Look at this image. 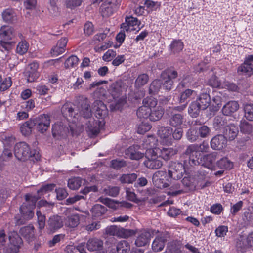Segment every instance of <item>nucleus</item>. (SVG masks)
Wrapping results in <instances>:
<instances>
[{"instance_id":"nucleus-1","label":"nucleus","mask_w":253,"mask_h":253,"mask_svg":"<svg viewBox=\"0 0 253 253\" xmlns=\"http://www.w3.org/2000/svg\"><path fill=\"white\" fill-rule=\"evenodd\" d=\"M109 93L112 100L110 102V109L111 111L121 109L126 103V97L121 95L122 88L119 83H113L110 86Z\"/></svg>"},{"instance_id":"nucleus-2","label":"nucleus","mask_w":253,"mask_h":253,"mask_svg":"<svg viewBox=\"0 0 253 253\" xmlns=\"http://www.w3.org/2000/svg\"><path fill=\"white\" fill-rule=\"evenodd\" d=\"M14 155L16 158L20 161H25L30 158H33L38 160L40 156L35 150L31 151L29 146L24 142L17 143L14 149Z\"/></svg>"},{"instance_id":"nucleus-3","label":"nucleus","mask_w":253,"mask_h":253,"mask_svg":"<svg viewBox=\"0 0 253 253\" xmlns=\"http://www.w3.org/2000/svg\"><path fill=\"white\" fill-rule=\"evenodd\" d=\"M39 198L30 194L25 195L26 202L23 203L20 208V212L25 218L30 219L33 217L34 215L33 210Z\"/></svg>"},{"instance_id":"nucleus-4","label":"nucleus","mask_w":253,"mask_h":253,"mask_svg":"<svg viewBox=\"0 0 253 253\" xmlns=\"http://www.w3.org/2000/svg\"><path fill=\"white\" fill-rule=\"evenodd\" d=\"M189 169L187 161H184V164L179 162H172L169 167L168 174L169 177L173 179H179L182 178L183 174Z\"/></svg>"},{"instance_id":"nucleus-5","label":"nucleus","mask_w":253,"mask_h":253,"mask_svg":"<svg viewBox=\"0 0 253 253\" xmlns=\"http://www.w3.org/2000/svg\"><path fill=\"white\" fill-rule=\"evenodd\" d=\"M159 156L155 154L153 150H149L146 153V158L147 160L144 162L145 166L150 169H158L162 165V162L158 159Z\"/></svg>"},{"instance_id":"nucleus-6","label":"nucleus","mask_w":253,"mask_h":253,"mask_svg":"<svg viewBox=\"0 0 253 253\" xmlns=\"http://www.w3.org/2000/svg\"><path fill=\"white\" fill-rule=\"evenodd\" d=\"M76 102H77L79 107L80 113L84 118H89L92 116V112L89 108V102L87 98L83 95H80L76 97Z\"/></svg>"},{"instance_id":"nucleus-7","label":"nucleus","mask_w":253,"mask_h":253,"mask_svg":"<svg viewBox=\"0 0 253 253\" xmlns=\"http://www.w3.org/2000/svg\"><path fill=\"white\" fill-rule=\"evenodd\" d=\"M105 232L107 235L120 236L125 238H128L135 234L134 231L132 230L119 228L115 225L106 227Z\"/></svg>"},{"instance_id":"nucleus-8","label":"nucleus","mask_w":253,"mask_h":253,"mask_svg":"<svg viewBox=\"0 0 253 253\" xmlns=\"http://www.w3.org/2000/svg\"><path fill=\"white\" fill-rule=\"evenodd\" d=\"M38 68L39 64L36 61L28 65L24 72L25 76L27 78L28 82H34L38 79L40 76L38 72Z\"/></svg>"},{"instance_id":"nucleus-9","label":"nucleus","mask_w":253,"mask_h":253,"mask_svg":"<svg viewBox=\"0 0 253 253\" xmlns=\"http://www.w3.org/2000/svg\"><path fill=\"white\" fill-rule=\"evenodd\" d=\"M140 22L136 18L132 16L126 17L125 18V23L121 25V28L125 31H138L140 29Z\"/></svg>"},{"instance_id":"nucleus-10","label":"nucleus","mask_w":253,"mask_h":253,"mask_svg":"<svg viewBox=\"0 0 253 253\" xmlns=\"http://www.w3.org/2000/svg\"><path fill=\"white\" fill-rule=\"evenodd\" d=\"M219 158V154L217 152H212L210 154L204 155L201 161H202V166L211 170H216L215 161Z\"/></svg>"},{"instance_id":"nucleus-11","label":"nucleus","mask_w":253,"mask_h":253,"mask_svg":"<svg viewBox=\"0 0 253 253\" xmlns=\"http://www.w3.org/2000/svg\"><path fill=\"white\" fill-rule=\"evenodd\" d=\"M153 150L159 157L165 161L170 160L172 156L177 153L176 150L171 147H156Z\"/></svg>"},{"instance_id":"nucleus-12","label":"nucleus","mask_w":253,"mask_h":253,"mask_svg":"<svg viewBox=\"0 0 253 253\" xmlns=\"http://www.w3.org/2000/svg\"><path fill=\"white\" fill-rule=\"evenodd\" d=\"M10 245L5 253H17L23 244L22 238L17 234L9 236Z\"/></svg>"},{"instance_id":"nucleus-13","label":"nucleus","mask_w":253,"mask_h":253,"mask_svg":"<svg viewBox=\"0 0 253 253\" xmlns=\"http://www.w3.org/2000/svg\"><path fill=\"white\" fill-rule=\"evenodd\" d=\"M92 109L95 116L98 119L104 118L108 113L106 106L100 100H96L93 102Z\"/></svg>"},{"instance_id":"nucleus-14","label":"nucleus","mask_w":253,"mask_h":253,"mask_svg":"<svg viewBox=\"0 0 253 253\" xmlns=\"http://www.w3.org/2000/svg\"><path fill=\"white\" fill-rule=\"evenodd\" d=\"M36 124H37V128L39 131L43 133L46 131L50 123V117L48 115L42 114L39 116L37 120L35 121Z\"/></svg>"},{"instance_id":"nucleus-15","label":"nucleus","mask_w":253,"mask_h":253,"mask_svg":"<svg viewBox=\"0 0 253 253\" xmlns=\"http://www.w3.org/2000/svg\"><path fill=\"white\" fill-rule=\"evenodd\" d=\"M173 129L169 126H161L159 128L157 134L166 144H171V134Z\"/></svg>"},{"instance_id":"nucleus-16","label":"nucleus","mask_w":253,"mask_h":253,"mask_svg":"<svg viewBox=\"0 0 253 253\" xmlns=\"http://www.w3.org/2000/svg\"><path fill=\"white\" fill-rule=\"evenodd\" d=\"M63 226V220L61 216L54 215L49 218L47 222V228L54 233Z\"/></svg>"},{"instance_id":"nucleus-17","label":"nucleus","mask_w":253,"mask_h":253,"mask_svg":"<svg viewBox=\"0 0 253 253\" xmlns=\"http://www.w3.org/2000/svg\"><path fill=\"white\" fill-rule=\"evenodd\" d=\"M140 146L136 145L130 146L125 150V155L132 160H138L144 157V152L139 151Z\"/></svg>"},{"instance_id":"nucleus-18","label":"nucleus","mask_w":253,"mask_h":253,"mask_svg":"<svg viewBox=\"0 0 253 253\" xmlns=\"http://www.w3.org/2000/svg\"><path fill=\"white\" fill-rule=\"evenodd\" d=\"M186 122V119L183 114L176 113L173 112L169 116L168 124L171 126L176 127L181 126Z\"/></svg>"},{"instance_id":"nucleus-19","label":"nucleus","mask_w":253,"mask_h":253,"mask_svg":"<svg viewBox=\"0 0 253 253\" xmlns=\"http://www.w3.org/2000/svg\"><path fill=\"white\" fill-rule=\"evenodd\" d=\"M238 132V126L233 124H230L225 126L223 135L226 140L228 139L232 141L237 137Z\"/></svg>"},{"instance_id":"nucleus-20","label":"nucleus","mask_w":253,"mask_h":253,"mask_svg":"<svg viewBox=\"0 0 253 253\" xmlns=\"http://www.w3.org/2000/svg\"><path fill=\"white\" fill-rule=\"evenodd\" d=\"M227 145V140L221 134H219L213 137L211 141V147L214 150H221Z\"/></svg>"},{"instance_id":"nucleus-21","label":"nucleus","mask_w":253,"mask_h":253,"mask_svg":"<svg viewBox=\"0 0 253 253\" xmlns=\"http://www.w3.org/2000/svg\"><path fill=\"white\" fill-rule=\"evenodd\" d=\"M16 34L13 28L8 25H3L0 28V37L2 40L10 41L13 39Z\"/></svg>"},{"instance_id":"nucleus-22","label":"nucleus","mask_w":253,"mask_h":253,"mask_svg":"<svg viewBox=\"0 0 253 253\" xmlns=\"http://www.w3.org/2000/svg\"><path fill=\"white\" fill-rule=\"evenodd\" d=\"M196 94V92L191 89H187L183 92H182L179 98V101L180 103H186L185 104L181 106H177L175 107L173 109L174 110H178V111H182L183 110L186 106V104L187 103V99L188 98H191L192 96Z\"/></svg>"},{"instance_id":"nucleus-23","label":"nucleus","mask_w":253,"mask_h":253,"mask_svg":"<svg viewBox=\"0 0 253 253\" xmlns=\"http://www.w3.org/2000/svg\"><path fill=\"white\" fill-rule=\"evenodd\" d=\"M167 241L166 237L161 235L156 237L152 244V249L154 252H159L162 251Z\"/></svg>"},{"instance_id":"nucleus-24","label":"nucleus","mask_w":253,"mask_h":253,"mask_svg":"<svg viewBox=\"0 0 253 253\" xmlns=\"http://www.w3.org/2000/svg\"><path fill=\"white\" fill-rule=\"evenodd\" d=\"M103 242L97 238L89 239L86 243V247L89 251H98L102 249Z\"/></svg>"},{"instance_id":"nucleus-25","label":"nucleus","mask_w":253,"mask_h":253,"mask_svg":"<svg viewBox=\"0 0 253 253\" xmlns=\"http://www.w3.org/2000/svg\"><path fill=\"white\" fill-rule=\"evenodd\" d=\"M150 239L151 233L149 232H143L137 236L135 244L137 247L145 246L149 243Z\"/></svg>"},{"instance_id":"nucleus-26","label":"nucleus","mask_w":253,"mask_h":253,"mask_svg":"<svg viewBox=\"0 0 253 253\" xmlns=\"http://www.w3.org/2000/svg\"><path fill=\"white\" fill-rule=\"evenodd\" d=\"M239 109V104L235 101H231L225 104L222 108V113L225 116H230Z\"/></svg>"},{"instance_id":"nucleus-27","label":"nucleus","mask_w":253,"mask_h":253,"mask_svg":"<svg viewBox=\"0 0 253 253\" xmlns=\"http://www.w3.org/2000/svg\"><path fill=\"white\" fill-rule=\"evenodd\" d=\"M237 72L240 75L250 77L253 74V64L246 63L244 60V63L238 68Z\"/></svg>"},{"instance_id":"nucleus-28","label":"nucleus","mask_w":253,"mask_h":253,"mask_svg":"<svg viewBox=\"0 0 253 253\" xmlns=\"http://www.w3.org/2000/svg\"><path fill=\"white\" fill-rule=\"evenodd\" d=\"M166 175V172L164 171H157L153 176V182L156 187L158 188H161L162 186H164V184L162 181L164 180V178Z\"/></svg>"},{"instance_id":"nucleus-29","label":"nucleus","mask_w":253,"mask_h":253,"mask_svg":"<svg viewBox=\"0 0 253 253\" xmlns=\"http://www.w3.org/2000/svg\"><path fill=\"white\" fill-rule=\"evenodd\" d=\"M35 125L34 120H29L21 125V132L24 136L29 135L32 132V128Z\"/></svg>"},{"instance_id":"nucleus-30","label":"nucleus","mask_w":253,"mask_h":253,"mask_svg":"<svg viewBox=\"0 0 253 253\" xmlns=\"http://www.w3.org/2000/svg\"><path fill=\"white\" fill-rule=\"evenodd\" d=\"M157 142V140L153 135L148 136L147 138H145L142 144V147L144 149H146V152H148L149 150H154V147Z\"/></svg>"},{"instance_id":"nucleus-31","label":"nucleus","mask_w":253,"mask_h":253,"mask_svg":"<svg viewBox=\"0 0 253 253\" xmlns=\"http://www.w3.org/2000/svg\"><path fill=\"white\" fill-rule=\"evenodd\" d=\"M20 233L29 241H31L34 238V227L30 225L21 228Z\"/></svg>"},{"instance_id":"nucleus-32","label":"nucleus","mask_w":253,"mask_h":253,"mask_svg":"<svg viewBox=\"0 0 253 253\" xmlns=\"http://www.w3.org/2000/svg\"><path fill=\"white\" fill-rule=\"evenodd\" d=\"M3 20L7 23H13L17 20L16 15L12 9L7 8L2 13Z\"/></svg>"},{"instance_id":"nucleus-33","label":"nucleus","mask_w":253,"mask_h":253,"mask_svg":"<svg viewBox=\"0 0 253 253\" xmlns=\"http://www.w3.org/2000/svg\"><path fill=\"white\" fill-rule=\"evenodd\" d=\"M215 166L216 169H230L233 167V164L227 157H223L216 162Z\"/></svg>"},{"instance_id":"nucleus-34","label":"nucleus","mask_w":253,"mask_h":253,"mask_svg":"<svg viewBox=\"0 0 253 253\" xmlns=\"http://www.w3.org/2000/svg\"><path fill=\"white\" fill-rule=\"evenodd\" d=\"M200 105L202 109H206L210 105L211 98L210 95L207 93L200 94L196 100Z\"/></svg>"},{"instance_id":"nucleus-35","label":"nucleus","mask_w":253,"mask_h":253,"mask_svg":"<svg viewBox=\"0 0 253 253\" xmlns=\"http://www.w3.org/2000/svg\"><path fill=\"white\" fill-rule=\"evenodd\" d=\"M116 10L106 1L100 7V11L103 17H109L112 15Z\"/></svg>"},{"instance_id":"nucleus-36","label":"nucleus","mask_w":253,"mask_h":253,"mask_svg":"<svg viewBox=\"0 0 253 253\" xmlns=\"http://www.w3.org/2000/svg\"><path fill=\"white\" fill-rule=\"evenodd\" d=\"M201 110L202 109L200 105L195 101L190 104L188 108V113L192 117L196 118L199 114Z\"/></svg>"},{"instance_id":"nucleus-37","label":"nucleus","mask_w":253,"mask_h":253,"mask_svg":"<svg viewBox=\"0 0 253 253\" xmlns=\"http://www.w3.org/2000/svg\"><path fill=\"white\" fill-rule=\"evenodd\" d=\"M163 114L164 110L161 107H158L153 110L151 109L148 118L151 121H157L162 117Z\"/></svg>"},{"instance_id":"nucleus-38","label":"nucleus","mask_w":253,"mask_h":253,"mask_svg":"<svg viewBox=\"0 0 253 253\" xmlns=\"http://www.w3.org/2000/svg\"><path fill=\"white\" fill-rule=\"evenodd\" d=\"M63 126L62 123H55L52 126V135L56 139H60L62 138V132Z\"/></svg>"},{"instance_id":"nucleus-39","label":"nucleus","mask_w":253,"mask_h":253,"mask_svg":"<svg viewBox=\"0 0 253 253\" xmlns=\"http://www.w3.org/2000/svg\"><path fill=\"white\" fill-rule=\"evenodd\" d=\"M161 82L162 86L167 90H170L172 89L173 85V82L169 77L165 76V74H161Z\"/></svg>"},{"instance_id":"nucleus-40","label":"nucleus","mask_w":253,"mask_h":253,"mask_svg":"<svg viewBox=\"0 0 253 253\" xmlns=\"http://www.w3.org/2000/svg\"><path fill=\"white\" fill-rule=\"evenodd\" d=\"M91 211L93 217H99L106 212V209L101 205L96 204L92 208Z\"/></svg>"},{"instance_id":"nucleus-41","label":"nucleus","mask_w":253,"mask_h":253,"mask_svg":"<svg viewBox=\"0 0 253 253\" xmlns=\"http://www.w3.org/2000/svg\"><path fill=\"white\" fill-rule=\"evenodd\" d=\"M244 117L249 121H253V104L247 103L244 106Z\"/></svg>"},{"instance_id":"nucleus-42","label":"nucleus","mask_w":253,"mask_h":253,"mask_svg":"<svg viewBox=\"0 0 253 253\" xmlns=\"http://www.w3.org/2000/svg\"><path fill=\"white\" fill-rule=\"evenodd\" d=\"M149 76L146 74L139 75L135 81V86L137 88H140L145 85L149 81Z\"/></svg>"},{"instance_id":"nucleus-43","label":"nucleus","mask_w":253,"mask_h":253,"mask_svg":"<svg viewBox=\"0 0 253 253\" xmlns=\"http://www.w3.org/2000/svg\"><path fill=\"white\" fill-rule=\"evenodd\" d=\"M240 128L241 132L244 134H250L252 132L253 126L245 120H241L240 123Z\"/></svg>"},{"instance_id":"nucleus-44","label":"nucleus","mask_w":253,"mask_h":253,"mask_svg":"<svg viewBox=\"0 0 253 253\" xmlns=\"http://www.w3.org/2000/svg\"><path fill=\"white\" fill-rule=\"evenodd\" d=\"M162 253H182L179 246L174 242L169 243L165 252Z\"/></svg>"},{"instance_id":"nucleus-45","label":"nucleus","mask_w":253,"mask_h":253,"mask_svg":"<svg viewBox=\"0 0 253 253\" xmlns=\"http://www.w3.org/2000/svg\"><path fill=\"white\" fill-rule=\"evenodd\" d=\"M98 201L112 209H117L119 204L118 202L108 198L101 197L98 199Z\"/></svg>"},{"instance_id":"nucleus-46","label":"nucleus","mask_w":253,"mask_h":253,"mask_svg":"<svg viewBox=\"0 0 253 253\" xmlns=\"http://www.w3.org/2000/svg\"><path fill=\"white\" fill-rule=\"evenodd\" d=\"M82 179L79 177H74L69 179L68 186L72 190L78 189L82 185Z\"/></svg>"},{"instance_id":"nucleus-47","label":"nucleus","mask_w":253,"mask_h":253,"mask_svg":"<svg viewBox=\"0 0 253 253\" xmlns=\"http://www.w3.org/2000/svg\"><path fill=\"white\" fill-rule=\"evenodd\" d=\"M116 248L121 253H127L130 251V246L127 241L123 240L117 244Z\"/></svg>"},{"instance_id":"nucleus-48","label":"nucleus","mask_w":253,"mask_h":253,"mask_svg":"<svg viewBox=\"0 0 253 253\" xmlns=\"http://www.w3.org/2000/svg\"><path fill=\"white\" fill-rule=\"evenodd\" d=\"M183 43L180 40H174L170 44L169 47L171 51L174 53L179 52L183 48Z\"/></svg>"},{"instance_id":"nucleus-49","label":"nucleus","mask_w":253,"mask_h":253,"mask_svg":"<svg viewBox=\"0 0 253 253\" xmlns=\"http://www.w3.org/2000/svg\"><path fill=\"white\" fill-rule=\"evenodd\" d=\"M162 87V83L160 80H155L149 86V92L151 94L157 93Z\"/></svg>"},{"instance_id":"nucleus-50","label":"nucleus","mask_w":253,"mask_h":253,"mask_svg":"<svg viewBox=\"0 0 253 253\" xmlns=\"http://www.w3.org/2000/svg\"><path fill=\"white\" fill-rule=\"evenodd\" d=\"M151 112V108L147 107L146 106L143 105L140 107L137 111V115L139 118L147 119L148 118Z\"/></svg>"},{"instance_id":"nucleus-51","label":"nucleus","mask_w":253,"mask_h":253,"mask_svg":"<svg viewBox=\"0 0 253 253\" xmlns=\"http://www.w3.org/2000/svg\"><path fill=\"white\" fill-rule=\"evenodd\" d=\"M137 175L135 173L123 174L120 177V181L122 183H132L137 178Z\"/></svg>"},{"instance_id":"nucleus-52","label":"nucleus","mask_w":253,"mask_h":253,"mask_svg":"<svg viewBox=\"0 0 253 253\" xmlns=\"http://www.w3.org/2000/svg\"><path fill=\"white\" fill-rule=\"evenodd\" d=\"M225 119L223 116H216L213 121V127L216 130L220 129L226 125Z\"/></svg>"},{"instance_id":"nucleus-53","label":"nucleus","mask_w":253,"mask_h":253,"mask_svg":"<svg viewBox=\"0 0 253 253\" xmlns=\"http://www.w3.org/2000/svg\"><path fill=\"white\" fill-rule=\"evenodd\" d=\"M1 139L4 148H11L15 141L14 137L11 135L3 134L1 136Z\"/></svg>"},{"instance_id":"nucleus-54","label":"nucleus","mask_w":253,"mask_h":253,"mask_svg":"<svg viewBox=\"0 0 253 253\" xmlns=\"http://www.w3.org/2000/svg\"><path fill=\"white\" fill-rule=\"evenodd\" d=\"M180 184L176 182L173 185L170 186L169 191H168V195L175 196L183 193V190H180Z\"/></svg>"},{"instance_id":"nucleus-55","label":"nucleus","mask_w":253,"mask_h":253,"mask_svg":"<svg viewBox=\"0 0 253 253\" xmlns=\"http://www.w3.org/2000/svg\"><path fill=\"white\" fill-rule=\"evenodd\" d=\"M79 223V216L76 214H73L68 217V219L66 221L65 224L66 226L73 228L77 226Z\"/></svg>"},{"instance_id":"nucleus-56","label":"nucleus","mask_w":253,"mask_h":253,"mask_svg":"<svg viewBox=\"0 0 253 253\" xmlns=\"http://www.w3.org/2000/svg\"><path fill=\"white\" fill-rule=\"evenodd\" d=\"M120 191V188L117 186H108L103 189V192L105 195L112 197L117 196Z\"/></svg>"},{"instance_id":"nucleus-57","label":"nucleus","mask_w":253,"mask_h":253,"mask_svg":"<svg viewBox=\"0 0 253 253\" xmlns=\"http://www.w3.org/2000/svg\"><path fill=\"white\" fill-rule=\"evenodd\" d=\"M13 154L10 148H4L3 151L0 156V162H6L10 160Z\"/></svg>"},{"instance_id":"nucleus-58","label":"nucleus","mask_w":253,"mask_h":253,"mask_svg":"<svg viewBox=\"0 0 253 253\" xmlns=\"http://www.w3.org/2000/svg\"><path fill=\"white\" fill-rule=\"evenodd\" d=\"M29 47V44L25 41H21L19 42L17 46V53L20 55H23L27 52Z\"/></svg>"},{"instance_id":"nucleus-59","label":"nucleus","mask_w":253,"mask_h":253,"mask_svg":"<svg viewBox=\"0 0 253 253\" xmlns=\"http://www.w3.org/2000/svg\"><path fill=\"white\" fill-rule=\"evenodd\" d=\"M55 187V185L54 184H47L42 185L41 188L38 190L37 192L38 194L41 196L43 195L45 193H48L53 190Z\"/></svg>"},{"instance_id":"nucleus-60","label":"nucleus","mask_w":253,"mask_h":253,"mask_svg":"<svg viewBox=\"0 0 253 253\" xmlns=\"http://www.w3.org/2000/svg\"><path fill=\"white\" fill-rule=\"evenodd\" d=\"M151 127V125L148 122H142L138 126L137 133L139 134H144L150 130Z\"/></svg>"},{"instance_id":"nucleus-61","label":"nucleus","mask_w":253,"mask_h":253,"mask_svg":"<svg viewBox=\"0 0 253 253\" xmlns=\"http://www.w3.org/2000/svg\"><path fill=\"white\" fill-rule=\"evenodd\" d=\"M78 60L76 56L72 55L66 60L64 65L66 68L73 67L77 65Z\"/></svg>"},{"instance_id":"nucleus-62","label":"nucleus","mask_w":253,"mask_h":253,"mask_svg":"<svg viewBox=\"0 0 253 253\" xmlns=\"http://www.w3.org/2000/svg\"><path fill=\"white\" fill-rule=\"evenodd\" d=\"M142 103L149 108H155L157 104V100L152 97H147L143 100Z\"/></svg>"},{"instance_id":"nucleus-63","label":"nucleus","mask_w":253,"mask_h":253,"mask_svg":"<svg viewBox=\"0 0 253 253\" xmlns=\"http://www.w3.org/2000/svg\"><path fill=\"white\" fill-rule=\"evenodd\" d=\"M35 89L38 93L40 95H45L48 93L49 90V86L42 84L37 85Z\"/></svg>"},{"instance_id":"nucleus-64","label":"nucleus","mask_w":253,"mask_h":253,"mask_svg":"<svg viewBox=\"0 0 253 253\" xmlns=\"http://www.w3.org/2000/svg\"><path fill=\"white\" fill-rule=\"evenodd\" d=\"M186 137L191 142L195 141L198 138L197 131L193 128H190L186 133Z\"/></svg>"}]
</instances>
